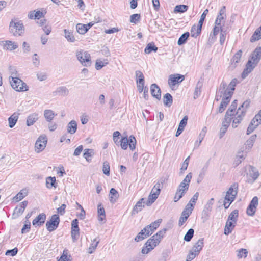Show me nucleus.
Segmentation results:
<instances>
[{
	"label": "nucleus",
	"instance_id": "1",
	"mask_svg": "<svg viewBox=\"0 0 261 261\" xmlns=\"http://www.w3.org/2000/svg\"><path fill=\"white\" fill-rule=\"evenodd\" d=\"M250 103V102L249 100L245 101L242 105L239 107L238 109L236 111L234 116L232 115H227V113H226L222 123V126L228 127L231 120H232V127H237L245 116L246 113V110L249 108Z\"/></svg>",
	"mask_w": 261,
	"mask_h": 261
},
{
	"label": "nucleus",
	"instance_id": "2",
	"mask_svg": "<svg viewBox=\"0 0 261 261\" xmlns=\"http://www.w3.org/2000/svg\"><path fill=\"white\" fill-rule=\"evenodd\" d=\"M237 81L238 80L237 79H233L230 82L228 86L227 85V84L225 82H222L221 83L219 90L216 94L215 98L216 100L219 101L220 99L222 96V93L231 97L235 89Z\"/></svg>",
	"mask_w": 261,
	"mask_h": 261
},
{
	"label": "nucleus",
	"instance_id": "3",
	"mask_svg": "<svg viewBox=\"0 0 261 261\" xmlns=\"http://www.w3.org/2000/svg\"><path fill=\"white\" fill-rule=\"evenodd\" d=\"M238 184L237 183H234L227 191L223 203L225 208H227L230 204L234 201L238 193Z\"/></svg>",
	"mask_w": 261,
	"mask_h": 261
},
{
	"label": "nucleus",
	"instance_id": "4",
	"mask_svg": "<svg viewBox=\"0 0 261 261\" xmlns=\"http://www.w3.org/2000/svg\"><path fill=\"white\" fill-rule=\"evenodd\" d=\"M9 30L10 32L15 36H21L24 32V27L23 24L20 21L15 22L13 20L10 23Z\"/></svg>",
	"mask_w": 261,
	"mask_h": 261
},
{
	"label": "nucleus",
	"instance_id": "5",
	"mask_svg": "<svg viewBox=\"0 0 261 261\" xmlns=\"http://www.w3.org/2000/svg\"><path fill=\"white\" fill-rule=\"evenodd\" d=\"M12 87L17 91H26L28 90L27 84L17 76H12L10 81Z\"/></svg>",
	"mask_w": 261,
	"mask_h": 261
},
{
	"label": "nucleus",
	"instance_id": "6",
	"mask_svg": "<svg viewBox=\"0 0 261 261\" xmlns=\"http://www.w3.org/2000/svg\"><path fill=\"white\" fill-rule=\"evenodd\" d=\"M76 56L83 66H88L91 65V56L87 51L81 49L77 50Z\"/></svg>",
	"mask_w": 261,
	"mask_h": 261
},
{
	"label": "nucleus",
	"instance_id": "7",
	"mask_svg": "<svg viewBox=\"0 0 261 261\" xmlns=\"http://www.w3.org/2000/svg\"><path fill=\"white\" fill-rule=\"evenodd\" d=\"M60 223L59 216L57 214L53 215L50 219L48 220L46 223V227L47 230L49 232L55 230Z\"/></svg>",
	"mask_w": 261,
	"mask_h": 261
},
{
	"label": "nucleus",
	"instance_id": "8",
	"mask_svg": "<svg viewBox=\"0 0 261 261\" xmlns=\"http://www.w3.org/2000/svg\"><path fill=\"white\" fill-rule=\"evenodd\" d=\"M258 204V198L257 196H254L251 202L249 203V205L247 208L246 213L248 216H253L254 215L256 210V207Z\"/></svg>",
	"mask_w": 261,
	"mask_h": 261
},
{
	"label": "nucleus",
	"instance_id": "9",
	"mask_svg": "<svg viewBox=\"0 0 261 261\" xmlns=\"http://www.w3.org/2000/svg\"><path fill=\"white\" fill-rule=\"evenodd\" d=\"M47 141V140L46 136H40L35 143L36 151L40 152L42 151L46 147Z\"/></svg>",
	"mask_w": 261,
	"mask_h": 261
},
{
	"label": "nucleus",
	"instance_id": "10",
	"mask_svg": "<svg viewBox=\"0 0 261 261\" xmlns=\"http://www.w3.org/2000/svg\"><path fill=\"white\" fill-rule=\"evenodd\" d=\"M0 45L4 49L12 51L17 49L18 47V44L11 40L2 41L0 42Z\"/></svg>",
	"mask_w": 261,
	"mask_h": 261
},
{
	"label": "nucleus",
	"instance_id": "11",
	"mask_svg": "<svg viewBox=\"0 0 261 261\" xmlns=\"http://www.w3.org/2000/svg\"><path fill=\"white\" fill-rule=\"evenodd\" d=\"M256 65L257 64L253 63L251 60H249L246 65L245 68L242 73V77L243 79L246 78L248 74L252 72Z\"/></svg>",
	"mask_w": 261,
	"mask_h": 261
},
{
	"label": "nucleus",
	"instance_id": "12",
	"mask_svg": "<svg viewBox=\"0 0 261 261\" xmlns=\"http://www.w3.org/2000/svg\"><path fill=\"white\" fill-rule=\"evenodd\" d=\"M214 199L213 198H211L204 205L202 211V218H207L212 210L213 205L214 204Z\"/></svg>",
	"mask_w": 261,
	"mask_h": 261
},
{
	"label": "nucleus",
	"instance_id": "13",
	"mask_svg": "<svg viewBox=\"0 0 261 261\" xmlns=\"http://www.w3.org/2000/svg\"><path fill=\"white\" fill-rule=\"evenodd\" d=\"M185 77L184 76L179 74H174L170 75L168 80V84L170 86H173L176 83L181 82Z\"/></svg>",
	"mask_w": 261,
	"mask_h": 261
},
{
	"label": "nucleus",
	"instance_id": "14",
	"mask_svg": "<svg viewBox=\"0 0 261 261\" xmlns=\"http://www.w3.org/2000/svg\"><path fill=\"white\" fill-rule=\"evenodd\" d=\"M222 97H223V98L222 99L220 105L218 109V112L220 113H221L224 111L227 106L230 102V99L231 98V97H229V96H228L224 93H222Z\"/></svg>",
	"mask_w": 261,
	"mask_h": 261
},
{
	"label": "nucleus",
	"instance_id": "15",
	"mask_svg": "<svg viewBox=\"0 0 261 261\" xmlns=\"http://www.w3.org/2000/svg\"><path fill=\"white\" fill-rule=\"evenodd\" d=\"M145 203V199L144 198H141L134 206L131 213L132 215H134L141 211L143 208L144 207Z\"/></svg>",
	"mask_w": 261,
	"mask_h": 261
},
{
	"label": "nucleus",
	"instance_id": "16",
	"mask_svg": "<svg viewBox=\"0 0 261 261\" xmlns=\"http://www.w3.org/2000/svg\"><path fill=\"white\" fill-rule=\"evenodd\" d=\"M150 92L152 96L158 100L161 98V91L160 87L156 84H152L150 86Z\"/></svg>",
	"mask_w": 261,
	"mask_h": 261
},
{
	"label": "nucleus",
	"instance_id": "17",
	"mask_svg": "<svg viewBox=\"0 0 261 261\" xmlns=\"http://www.w3.org/2000/svg\"><path fill=\"white\" fill-rule=\"evenodd\" d=\"M261 59V47H257L251 55V58L250 60L256 64H257L258 63Z\"/></svg>",
	"mask_w": 261,
	"mask_h": 261
},
{
	"label": "nucleus",
	"instance_id": "18",
	"mask_svg": "<svg viewBox=\"0 0 261 261\" xmlns=\"http://www.w3.org/2000/svg\"><path fill=\"white\" fill-rule=\"evenodd\" d=\"M204 246V239L201 238L199 239L194 245L193 247L191 249L192 251L196 252L199 255L200 252Z\"/></svg>",
	"mask_w": 261,
	"mask_h": 261
},
{
	"label": "nucleus",
	"instance_id": "19",
	"mask_svg": "<svg viewBox=\"0 0 261 261\" xmlns=\"http://www.w3.org/2000/svg\"><path fill=\"white\" fill-rule=\"evenodd\" d=\"M28 204V202L27 201H23L21 202L20 204L14 209V214L16 215L17 216L21 215L23 213Z\"/></svg>",
	"mask_w": 261,
	"mask_h": 261
},
{
	"label": "nucleus",
	"instance_id": "20",
	"mask_svg": "<svg viewBox=\"0 0 261 261\" xmlns=\"http://www.w3.org/2000/svg\"><path fill=\"white\" fill-rule=\"evenodd\" d=\"M256 138V135H252L245 142V147L246 152L250 151L252 148Z\"/></svg>",
	"mask_w": 261,
	"mask_h": 261
},
{
	"label": "nucleus",
	"instance_id": "21",
	"mask_svg": "<svg viewBox=\"0 0 261 261\" xmlns=\"http://www.w3.org/2000/svg\"><path fill=\"white\" fill-rule=\"evenodd\" d=\"M236 223L227 220L225 226L224 233L225 235H228L231 233L236 226Z\"/></svg>",
	"mask_w": 261,
	"mask_h": 261
},
{
	"label": "nucleus",
	"instance_id": "22",
	"mask_svg": "<svg viewBox=\"0 0 261 261\" xmlns=\"http://www.w3.org/2000/svg\"><path fill=\"white\" fill-rule=\"evenodd\" d=\"M46 220V215L44 213L40 214L32 222L33 225L38 226L43 224Z\"/></svg>",
	"mask_w": 261,
	"mask_h": 261
},
{
	"label": "nucleus",
	"instance_id": "23",
	"mask_svg": "<svg viewBox=\"0 0 261 261\" xmlns=\"http://www.w3.org/2000/svg\"><path fill=\"white\" fill-rule=\"evenodd\" d=\"M39 118L38 114L37 113H33L27 117L26 124L28 126H30L34 124Z\"/></svg>",
	"mask_w": 261,
	"mask_h": 261
},
{
	"label": "nucleus",
	"instance_id": "24",
	"mask_svg": "<svg viewBox=\"0 0 261 261\" xmlns=\"http://www.w3.org/2000/svg\"><path fill=\"white\" fill-rule=\"evenodd\" d=\"M54 94L55 95L66 96L68 95L69 90L65 86H61L54 92Z\"/></svg>",
	"mask_w": 261,
	"mask_h": 261
},
{
	"label": "nucleus",
	"instance_id": "25",
	"mask_svg": "<svg viewBox=\"0 0 261 261\" xmlns=\"http://www.w3.org/2000/svg\"><path fill=\"white\" fill-rule=\"evenodd\" d=\"M44 117L48 122H51L57 115L51 110L46 109L44 111Z\"/></svg>",
	"mask_w": 261,
	"mask_h": 261
},
{
	"label": "nucleus",
	"instance_id": "26",
	"mask_svg": "<svg viewBox=\"0 0 261 261\" xmlns=\"http://www.w3.org/2000/svg\"><path fill=\"white\" fill-rule=\"evenodd\" d=\"M67 132L71 135L74 134L77 130V123L75 120H71L67 126Z\"/></svg>",
	"mask_w": 261,
	"mask_h": 261
},
{
	"label": "nucleus",
	"instance_id": "27",
	"mask_svg": "<svg viewBox=\"0 0 261 261\" xmlns=\"http://www.w3.org/2000/svg\"><path fill=\"white\" fill-rule=\"evenodd\" d=\"M119 197L118 192L113 188H111L109 193L110 201L114 203L116 202Z\"/></svg>",
	"mask_w": 261,
	"mask_h": 261
},
{
	"label": "nucleus",
	"instance_id": "28",
	"mask_svg": "<svg viewBox=\"0 0 261 261\" xmlns=\"http://www.w3.org/2000/svg\"><path fill=\"white\" fill-rule=\"evenodd\" d=\"M28 195V191L25 189H22L17 195L13 197V200L15 202H18L21 200Z\"/></svg>",
	"mask_w": 261,
	"mask_h": 261
},
{
	"label": "nucleus",
	"instance_id": "29",
	"mask_svg": "<svg viewBox=\"0 0 261 261\" xmlns=\"http://www.w3.org/2000/svg\"><path fill=\"white\" fill-rule=\"evenodd\" d=\"M249 175L252 178L253 181H254L258 177L259 173L255 167L250 166L249 170Z\"/></svg>",
	"mask_w": 261,
	"mask_h": 261
},
{
	"label": "nucleus",
	"instance_id": "30",
	"mask_svg": "<svg viewBox=\"0 0 261 261\" xmlns=\"http://www.w3.org/2000/svg\"><path fill=\"white\" fill-rule=\"evenodd\" d=\"M97 213L98 220L103 221L106 218L105 211L101 204H99L97 206Z\"/></svg>",
	"mask_w": 261,
	"mask_h": 261
},
{
	"label": "nucleus",
	"instance_id": "31",
	"mask_svg": "<svg viewBox=\"0 0 261 261\" xmlns=\"http://www.w3.org/2000/svg\"><path fill=\"white\" fill-rule=\"evenodd\" d=\"M19 114L14 113L8 118L9 126L13 128L16 123L18 119Z\"/></svg>",
	"mask_w": 261,
	"mask_h": 261
},
{
	"label": "nucleus",
	"instance_id": "32",
	"mask_svg": "<svg viewBox=\"0 0 261 261\" xmlns=\"http://www.w3.org/2000/svg\"><path fill=\"white\" fill-rule=\"evenodd\" d=\"M260 124L259 122L256 121L253 119L250 124L249 125L247 129V134L249 135L251 134L253 130Z\"/></svg>",
	"mask_w": 261,
	"mask_h": 261
},
{
	"label": "nucleus",
	"instance_id": "33",
	"mask_svg": "<svg viewBox=\"0 0 261 261\" xmlns=\"http://www.w3.org/2000/svg\"><path fill=\"white\" fill-rule=\"evenodd\" d=\"M237 107V100H234L231 104L229 109L227 110L226 113L227 115H232L234 116L236 112L235 111Z\"/></svg>",
	"mask_w": 261,
	"mask_h": 261
},
{
	"label": "nucleus",
	"instance_id": "34",
	"mask_svg": "<svg viewBox=\"0 0 261 261\" xmlns=\"http://www.w3.org/2000/svg\"><path fill=\"white\" fill-rule=\"evenodd\" d=\"M160 242L159 240L152 237L145 243V245H148L150 248L153 249L159 244Z\"/></svg>",
	"mask_w": 261,
	"mask_h": 261
},
{
	"label": "nucleus",
	"instance_id": "35",
	"mask_svg": "<svg viewBox=\"0 0 261 261\" xmlns=\"http://www.w3.org/2000/svg\"><path fill=\"white\" fill-rule=\"evenodd\" d=\"M164 104L166 107H170L173 102L172 95L169 93L165 94L163 96Z\"/></svg>",
	"mask_w": 261,
	"mask_h": 261
},
{
	"label": "nucleus",
	"instance_id": "36",
	"mask_svg": "<svg viewBox=\"0 0 261 261\" xmlns=\"http://www.w3.org/2000/svg\"><path fill=\"white\" fill-rule=\"evenodd\" d=\"M64 36L68 42H74L75 41V38L73 35V33L71 31L69 30L64 29Z\"/></svg>",
	"mask_w": 261,
	"mask_h": 261
},
{
	"label": "nucleus",
	"instance_id": "37",
	"mask_svg": "<svg viewBox=\"0 0 261 261\" xmlns=\"http://www.w3.org/2000/svg\"><path fill=\"white\" fill-rule=\"evenodd\" d=\"M261 39V26L257 29L251 37L250 41L255 42Z\"/></svg>",
	"mask_w": 261,
	"mask_h": 261
},
{
	"label": "nucleus",
	"instance_id": "38",
	"mask_svg": "<svg viewBox=\"0 0 261 261\" xmlns=\"http://www.w3.org/2000/svg\"><path fill=\"white\" fill-rule=\"evenodd\" d=\"M108 63L109 61L108 59H103L102 60L101 59H97L95 63V68L96 70H100Z\"/></svg>",
	"mask_w": 261,
	"mask_h": 261
},
{
	"label": "nucleus",
	"instance_id": "39",
	"mask_svg": "<svg viewBox=\"0 0 261 261\" xmlns=\"http://www.w3.org/2000/svg\"><path fill=\"white\" fill-rule=\"evenodd\" d=\"M137 84H145L144 76L143 73L140 70L135 72Z\"/></svg>",
	"mask_w": 261,
	"mask_h": 261
},
{
	"label": "nucleus",
	"instance_id": "40",
	"mask_svg": "<svg viewBox=\"0 0 261 261\" xmlns=\"http://www.w3.org/2000/svg\"><path fill=\"white\" fill-rule=\"evenodd\" d=\"M239 215V211L238 210H233L228 216L227 220L232 221L237 223Z\"/></svg>",
	"mask_w": 261,
	"mask_h": 261
},
{
	"label": "nucleus",
	"instance_id": "41",
	"mask_svg": "<svg viewBox=\"0 0 261 261\" xmlns=\"http://www.w3.org/2000/svg\"><path fill=\"white\" fill-rule=\"evenodd\" d=\"M158 50V47L154 45L153 43H148L145 48L144 52L149 54L152 51L156 52Z\"/></svg>",
	"mask_w": 261,
	"mask_h": 261
},
{
	"label": "nucleus",
	"instance_id": "42",
	"mask_svg": "<svg viewBox=\"0 0 261 261\" xmlns=\"http://www.w3.org/2000/svg\"><path fill=\"white\" fill-rule=\"evenodd\" d=\"M189 35L190 34L188 32H185L184 34H182L179 37L177 41L178 45H181L184 44L186 42L188 37H189Z\"/></svg>",
	"mask_w": 261,
	"mask_h": 261
},
{
	"label": "nucleus",
	"instance_id": "43",
	"mask_svg": "<svg viewBox=\"0 0 261 261\" xmlns=\"http://www.w3.org/2000/svg\"><path fill=\"white\" fill-rule=\"evenodd\" d=\"M99 241L97 240V239L93 240L88 249V252L89 254H92L95 251L99 244Z\"/></svg>",
	"mask_w": 261,
	"mask_h": 261
},
{
	"label": "nucleus",
	"instance_id": "44",
	"mask_svg": "<svg viewBox=\"0 0 261 261\" xmlns=\"http://www.w3.org/2000/svg\"><path fill=\"white\" fill-rule=\"evenodd\" d=\"M156 194H153L150 192V194L148 196V199L146 201L145 204L147 206L151 205L155 200L158 198Z\"/></svg>",
	"mask_w": 261,
	"mask_h": 261
},
{
	"label": "nucleus",
	"instance_id": "45",
	"mask_svg": "<svg viewBox=\"0 0 261 261\" xmlns=\"http://www.w3.org/2000/svg\"><path fill=\"white\" fill-rule=\"evenodd\" d=\"M208 12V9H205L202 15H201L200 18L199 20L198 23H199V28L198 29L199 31H201L203 23V21L204 19H205L206 16L207 15V13Z\"/></svg>",
	"mask_w": 261,
	"mask_h": 261
},
{
	"label": "nucleus",
	"instance_id": "46",
	"mask_svg": "<svg viewBox=\"0 0 261 261\" xmlns=\"http://www.w3.org/2000/svg\"><path fill=\"white\" fill-rule=\"evenodd\" d=\"M77 32L80 34H84L88 31L85 24L78 23L76 26Z\"/></svg>",
	"mask_w": 261,
	"mask_h": 261
},
{
	"label": "nucleus",
	"instance_id": "47",
	"mask_svg": "<svg viewBox=\"0 0 261 261\" xmlns=\"http://www.w3.org/2000/svg\"><path fill=\"white\" fill-rule=\"evenodd\" d=\"M198 28L199 23L197 26L196 25H194L192 26L191 30V34L192 37H196L200 34L201 31H199V30L198 29Z\"/></svg>",
	"mask_w": 261,
	"mask_h": 261
},
{
	"label": "nucleus",
	"instance_id": "48",
	"mask_svg": "<svg viewBox=\"0 0 261 261\" xmlns=\"http://www.w3.org/2000/svg\"><path fill=\"white\" fill-rule=\"evenodd\" d=\"M55 181L56 178L55 177H48L46 179V187L49 189L53 187H55Z\"/></svg>",
	"mask_w": 261,
	"mask_h": 261
},
{
	"label": "nucleus",
	"instance_id": "49",
	"mask_svg": "<svg viewBox=\"0 0 261 261\" xmlns=\"http://www.w3.org/2000/svg\"><path fill=\"white\" fill-rule=\"evenodd\" d=\"M194 208V204H192V203H188L184 211H182V213H185V214H187L188 215H190L192 213L193 209Z\"/></svg>",
	"mask_w": 261,
	"mask_h": 261
},
{
	"label": "nucleus",
	"instance_id": "50",
	"mask_svg": "<svg viewBox=\"0 0 261 261\" xmlns=\"http://www.w3.org/2000/svg\"><path fill=\"white\" fill-rule=\"evenodd\" d=\"M146 233L144 232L143 229L141 230V231L138 233L137 236L135 238V241L136 242H140L143 239L148 237L147 235L145 234Z\"/></svg>",
	"mask_w": 261,
	"mask_h": 261
},
{
	"label": "nucleus",
	"instance_id": "51",
	"mask_svg": "<svg viewBox=\"0 0 261 261\" xmlns=\"http://www.w3.org/2000/svg\"><path fill=\"white\" fill-rule=\"evenodd\" d=\"M188 7L185 5H179L175 6L174 8L175 12L183 13L188 10Z\"/></svg>",
	"mask_w": 261,
	"mask_h": 261
},
{
	"label": "nucleus",
	"instance_id": "52",
	"mask_svg": "<svg viewBox=\"0 0 261 261\" xmlns=\"http://www.w3.org/2000/svg\"><path fill=\"white\" fill-rule=\"evenodd\" d=\"M194 233V230L193 229H192V228L189 229L184 237V240L187 242L190 241L193 237Z\"/></svg>",
	"mask_w": 261,
	"mask_h": 261
},
{
	"label": "nucleus",
	"instance_id": "53",
	"mask_svg": "<svg viewBox=\"0 0 261 261\" xmlns=\"http://www.w3.org/2000/svg\"><path fill=\"white\" fill-rule=\"evenodd\" d=\"M58 261H71V259H70V255L69 256H68L67 250L65 249L63 250L62 255Z\"/></svg>",
	"mask_w": 261,
	"mask_h": 261
},
{
	"label": "nucleus",
	"instance_id": "54",
	"mask_svg": "<svg viewBox=\"0 0 261 261\" xmlns=\"http://www.w3.org/2000/svg\"><path fill=\"white\" fill-rule=\"evenodd\" d=\"M242 51L241 50L238 51L235 55L233 56L231 61L232 63H238L240 62L241 58L242 57Z\"/></svg>",
	"mask_w": 261,
	"mask_h": 261
},
{
	"label": "nucleus",
	"instance_id": "55",
	"mask_svg": "<svg viewBox=\"0 0 261 261\" xmlns=\"http://www.w3.org/2000/svg\"><path fill=\"white\" fill-rule=\"evenodd\" d=\"M128 140L129 147L130 149H131L132 150H133L134 149H135V148L136 147V140L134 136H130L129 138V139H128Z\"/></svg>",
	"mask_w": 261,
	"mask_h": 261
},
{
	"label": "nucleus",
	"instance_id": "56",
	"mask_svg": "<svg viewBox=\"0 0 261 261\" xmlns=\"http://www.w3.org/2000/svg\"><path fill=\"white\" fill-rule=\"evenodd\" d=\"M161 192V184L160 182H157L153 187L151 191L153 194H156V196L158 197L160 195Z\"/></svg>",
	"mask_w": 261,
	"mask_h": 261
},
{
	"label": "nucleus",
	"instance_id": "57",
	"mask_svg": "<svg viewBox=\"0 0 261 261\" xmlns=\"http://www.w3.org/2000/svg\"><path fill=\"white\" fill-rule=\"evenodd\" d=\"M237 251V257L239 258H241L242 257H246L248 254V251L246 249H240Z\"/></svg>",
	"mask_w": 261,
	"mask_h": 261
},
{
	"label": "nucleus",
	"instance_id": "58",
	"mask_svg": "<svg viewBox=\"0 0 261 261\" xmlns=\"http://www.w3.org/2000/svg\"><path fill=\"white\" fill-rule=\"evenodd\" d=\"M32 59L33 65L36 67H39L40 65V59L38 55L34 54L32 56Z\"/></svg>",
	"mask_w": 261,
	"mask_h": 261
},
{
	"label": "nucleus",
	"instance_id": "59",
	"mask_svg": "<svg viewBox=\"0 0 261 261\" xmlns=\"http://www.w3.org/2000/svg\"><path fill=\"white\" fill-rule=\"evenodd\" d=\"M162 220L161 219H158L153 222H152L149 225V227L152 228V230L154 231L160 226Z\"/></svg>",
	"mask_w": 261,
	"mask_h": 261
},
{
	"label": "nucleus",
	"instance_id": "60",
	"mask_svg": "<svg viewBox=\"0 0 261 261\" xmlns=\"http://www.w3.org/2000/svg\"><path fill=\"white\" fill-rule=\"evenodd\" d=\"M206 131L207 128L206 127H203L198 136V139L199 141V144H198V146H199L200 145L201 142L202 141L203 138H204Z\"/></svg>",
	"mask_w": 261,
	"mask_h": 261
},
{
	"label": "nucleus",
	"instance_id": "61",
	"mask_svg": "<svg viewBox=\"0 0 261 261\" xmlns=\"http://www.w3.org/2000/svg\"><path fill=\"white\" fill-rule=\"evenodd\" d=\"M120 142V146L123 149H126L128 145V140L127 137H123Z\"/></svg>",
	"mask_w": 261,
	"mask_h": 261
},
{
	"label": "nucleus",
	"instance_id": "62",
	"mask_svg": "<svg viewBox=\"0 0 261 261\" xmlns=\"http://www.w3.org/2000/svg\"><path fill=\"white\" fill-rule=\"evenodd\" d=\"M189 216L190 215H188L187 214H185L182 212L181 216L179 220V226H182L184 224V223L187 221V219Z\"/></svg>",
	"mask_w": 261,
	"mask_h": 261
},
{
	"label": "nucleus",
	"instance_id": "63",
	"mask_svg": "<svg viewBox=\"0 0 261 261\" xmlns=\"http://www.w3.org/2000/svg\"><path fill=\"white\" fill-rule=\"evenodd\" d=\"M166 231V229H163L158 231L156 234L153 235L152 237H153V238L159 240V242H160L161 240L163 237Z\"/></svg>",
	"mask_w": 261,
	"mask_h": 261
},
{
	"label": "nucleus",
	"instance_id": "64",
	"mask_svg": "<svg viewBox=\"0 0 261 261\" xmlns=\"http://www.w3.org/2000/svg\"><path fill=\"white\" fill-rule=\"evenodd\" d=\"M198 255V254L191 249L187 256L186 261H192Z\"/></svg>",
	"mask_w": 261,
	"mask_h": 261
}]
</instances>
